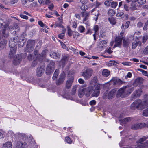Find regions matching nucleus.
Masks as SVG:
<instances>
[{
    "mask_svg": "<svg viewBox=\"0 0 148 148\" xmlns=\"http://www.w3.org/2000/svg\"><path fill=\"white\" fill-rule=\"evenodd\" d=\"M138 70L142 72L143 75L147 76L148 75V73L147 71L139 69H138Z\"/></svg>",
    "mask_w": 148,
    "mask_h": 148,
    "instance_id": "ea45409f",
    "label": "nucleus"
},
{
    "mask_svg": "<svg viewBox=\"0 0 148 148\" xmlns=\"http://www.w3.org/2000/svg\"><path fill=\"white\" fill-rule=\"evenodd\" d=\"M104 4L106 6L108 7H109L110 6V2L108 0H106V1L105 2Z\"/></svg>",
    "mask_w": 148,
    "mask_h": 148,
    "instance_id": "6e6d98bb",
    "label": "nucleus"
},
{
    "mask_svg": "<svg viewBox=\"0 0 148 148\" xmlns=\"http://www.w3.org/2000/svg\"><path fill=\"white\" fill-rule=\"evenodd\" d=\"M73 31L71 30L70 28H68V33L69 36H71L72 35Z\"/></svg>",
    "mask_w": 148,
    "mask_h": 148,
    "instance_id": "09e8293b",
    "label": "nucleus"
},
{
    "mask_svg": "<svg viewBox=\"0 0 148 148\" xmlns=\"http://www.w3.org/2000/svg\"><path fill=\"white\" fill-rule=\"evenodd\" d=\"M59 71L58 69H56L55 71L53 77V80H56L57 77L59 73Z\"/></svg>",
    "mask_w": 148,
    "mask_h": 148,
    "instance_id": "cd10ccee",
    "label": "nucleus"
},
{
    "mask_svg": "<svg viewBox=\"0 0 148 148\" xmlns=\"http://www.w3.org/2000/svg\"><path fill=\"white\" fill-rule=\"evenodd\" d=\"M65 36L64 33H62L58 35V38L60 39H63Z\"/></svg>",
    "mask_w": 148,
    "mask_h": 148,
    "instance_id": "de8ad7c7",
    "label": "nucleus"
},
{
    "mask_svg": "<svg viewBox=\"0 0 148 148\" xmlns=\"http://www.w3.org/2000/svg\"><path fill=\"white\" fill-rule=\"evenodd\" d=\"M137 26L139 28L142 27L143 26V23L141 22H139L137 24Z\"/></svg>",
    "mask_w": 148,
    "mask_h": 148,
    "instance_id": "680f3d73",
    "label": "nucleus"
},
{
    "mask_svg": "<svg viewBox=\"0 0 148 148\" xmlns=\"http://www.w3.org/2000/svg\"><path fill=\"white\" fill-rule=\"evenodd\" d=\"M54 27L56 28L57 27H60L63 28L64 27L61 25L60 23H56L55 24Z\"/></svg>",
    "mask_w": 148,
    "mask_h": 148,
    "instance_id": "49530a36",
    "label": "nucleus"
},
{
    "mask_svg": "<svg viewBox=\"0 0 148 148\" xmlns=\"http://www.w3.org/2000/svg\"><path fill=\"white\" fill-rule=\"evenodd\" d=\"M22 57L21 56L19 55H17L14 58L13 61V63L14 65H18L20 63Z\"/></svg>",
    "mask_w": 148,
    "mask_h": 148,
    "instance_id": "2eb2a0df",
    "label": "nucleus"
},
{
    "mask_svg": "<svg viewBox=\"0 0 148 148\" xmlns=\"http://www.w3.org/2000/svg\"><path fill=\"white\" fill-rule=\"evenodd\" d=\"M78 30L80 33H82L85 31V28L83 26L80 25L79 27Z\"/></svg>",
    "mask_w": 148,
    "mask_h": 148,
    "instance_id": "e433bc0d",
    "label": "nucleus"
},
{
    "mask_svg": "<svg viewBox=\"0 0 148 148\" xmlns=\"http://www.w3.org/2000/svg\"><path fill=\"white\" fill-rule=\"evenodd\" d=\"M36 59L34 60L31 65L32 66L34 67L36 66L38 64V58L37 59V57H36Z\"/></svg>",
    "mask_w": 148,
    "mask_h": 148,
    "instance_id": "58836bf2",
    "label": "nucleus"
},
{
    "mask_svg": "<svg viewBox=\"0 0 148 148\" xmlns=\"http://www.w3.org/2000/svg\"><path fill=\"white\" fill-rule=\"evenodd\" d=\"M17 136L19 141L16 145V148H27L28 147L27 142L31 143L32 138L31 135H27L23 133H18Z\"/></svg>",
    "mask_w": 148,
    "mask_h": 148,
    "instance_id": "f257e3e1",
    "label": "nucleus"
},
{
    "mask_svg": "<svg viewBox=\"0 0 148 148\" xmlns=\"http://www.w3.org/2000/svg\"><path fill=\"white\" fill-rule=\"evenodd\" d=\"M140 32H137L134 33L133 36V40L137 41L141 38V37L139 36H137V34L140 35Z\"/></svg>",
    "mask_w": 148,
    "mask_h": 148,
    "instance_id": "412c9836",
    "label": "nucleus"
},
{
    "mask_svg": "<svg viewBox=\"0 0 148 148\" xmlns=\"http://www.w3.org/2000/svg\"><path fill=\"white\" fill-rule=\"evenodd\" d=\"M108 20L110 21V23L114 25H115L116 23L115 19L113 17L109 18Z\"/></svg>",
    "mask_w": 148,
    "mask_h": 148,
    "instance_id": "f704fd0d",
    "label": "nucleus"
},
{
    "mask_svg": "<svg viewBox=\"0 0 148 148\" xmlns=\"http://www.w3.org/2000/svg\"><path fill=\"white\" fill-rule=\"evenodd\" d=\"M142 92V91L141 89H138L134 93V96L136 97H139L140 96Z\"/></svg>",
    "mask_w": 148,
    "mask_h": 148,
    "instance_id": "a878e982",
    "label": "nucleus"
},
{
    "mask_svg": "<svg viewBox=\"0 0 148 148\" xmlns=\"http://www.w3.org/2000/svg\"><path fill=\"white\" fill-rule=\"evenodd\" d=\"M138 45V43L137 42H134L132 43V48L133 49H134L136 48Z\"/></svg>",
    "mask_w": 148,
    "mask_h": 148,
    "instance_id": "a18cd8bd",
    "label": "nucleus"
},
{
    "mask_svg": "<svg viewBox=\"0 0 148 148\" xmlns=\"http://www.w3.org/2000/svg\"><path fill=\"white\" fill-rule=\"evenodd\" d=\"M146 0H138V3L140 4H143L145 3Z\"/></svg>",
    "mask_w": 148,
    "mask_h": 148,
    "instance_id": "603ef678",
    "label": "nucleus"
},
{
    "mask_svg": "<svg viewBox=\"0 0 148 148\" xmlns=\"http://www.w3.org/2000/svg\"><path fill=\"white\" fill-rule=\"evenodd\" d=\"M74 77H71V78H69L66 83V86L68 88H70L72 85V83L73 82Z\"/></svg>",
    "mask_w": 148,
    "mask_h": 148,
    "instance_id": "6ab92c4d",
    "label": "nucleus"
},
{
    "mask_svg": "<svg viewBox=\"0 0 148 148\" xmlns=\"http://www.w3.org/2000/svg\"><path fill=\"white\" fill-rule=\"evenodd\" d=\"M68 60V58L67 56H64L61 61L60 62V64L63 67H64L66 63Z\"/></svg>",
    "mask_w": 148,
    "mask_h": 148,
    "instance_id": "a211bd4d",
    "label": "nucleus"
},
{
    "mask_svg": "<svg viewBox=\"0 0 148 148\" xmlns=\"http://www.w3.org/2000/svg\"><path fill=\"white\" fill-rule=\"evenodd\" d=\"M130 40L127 38H124L123 40V45L125 47H127L129 45L130 42Z\"/></svg>",
    "mask_w": 148,
    "mask_h": 148,
    "instance_id": "5701e85b",
    "label": "nucleus"
},
{
    "mask_svg": "<svg viewBox=\"0 0 148 148\" xmlns=\"http://www.w3.org/2000/svg\"><path fill=\"white\" fill-rule=\"evenodd\" d=\"M143 53L145 54H148V45L144 49Z\"/></svg>",
    "mask_w": 148,
    "mask_h": 148,
    "instance_id": "8fccbe9b",
    "label": "nucleus"
},
{
    "mask_svg": "<svg viewBox=\"0 0 148 148\" xmlns=\"http://www.w3.org/2000/svg\"><path fill=\"white\" fill-rule=\"evenodd\" d=\"M45 71V67L40 66L37 68L36 72V75L38 77L41 76L44 73Z\"/></svg>",
    "mask_w": 148,
    "mask_h": 148,
    "instance_id": "f8f14e48",
    "label": "nucleus"
},
{
    "mask_svg": "<svg viewBox=\"0 0 148 148\" xmlns=\"http://www.w3.org/2000/svg\"><path fill=\"white\" fill-rule=\"evenodd\" d=\"M54 64L55 63L53 61H50L47 66L46 70V73L47 75H49L53 72L55 67Z\"/></svg>",
    "mask_w": 148,
    "mask_h": 148,
    "instance_id": "9d476101",
    "label": "nucleus"
},
{
    "mask_svg": "<svg viewBox=\"0 0 148 148\" xmlns=\"http://www.w3.org/2000/svg\"><path fill=\"white\" fill-rule=\"evenodd\" d=\"M111 47H109L108 49L106 50L105 51V53H107L109 54H111L112 52V51H111Z\"/></svg>",
    "mask_w": 148,
    "mask_h": 148,
    "instance_id": "3c124183",
    "label": "nucleus"
},
{
    "mask_svg": "<svg viewBox=\"0 0 148 148\" xmlns=\"http://www.w3.org/2000/svg\"><path fill=\"white\" fill-rule=\"evenodd\" d=\"M142 123H138L133 124L131 126V129L133 130H137L143 128L144 125Z\"/></svg>",
    "mask_w": 148,
    "mask_h": 148,
    "instance_id": "4468645a",
    "label": "nucleus"
},
{
    "mask_svg": "<svg viewBox=\"0 0 148 148\" xmlns=\"http://www.w3.org/2000/svg\"><path fill=\"white\" fill-rule=\"evenodd\" d=\"M21 40V41L20 42H21V43L23 44L21 46L23 47V46L24 44H25L26 41L24 40V38H23L22 39H21L20 40Z\"/></svg>",
    "mask_w": 148,
    "mask_h": 148,
    "instance_id": "052dcab7",
    "label": "nucleus"
},
{
    "mask_svg": "<svg viewBox=\"0 0 148 148\" xmlns=\"http://www.w3.org/2000/svg\"><path fill=\"white\" fill-rule=\"evenodd\" d=\"M116 91V89L114 88L112 89L109 92L106 91L103 95V98L104 99L107 98L109 99H112L115 96Z\"/></svg>",
    "mask_w": 148,
    "mask_h": 148,
    "instance_id": "423d86ee",
    "label": "nucleus"
},
{
    "mask_svg": "<svg viewBox=\"0 0 148 148\" xmlns=\"http://www.w3.org/2000/svg\"><path fill=\"white\" fill-rule=\"evenodd\" d=\"M132 76V74L130 72H129L128 73L127 75L125 76V78H130Z\"/></svg>",
    "mask_w": 148,
    "mask_h": 148,
    "instance_id": "13d9d810",
    "label": "nucleus"
},
{
    "mask_svg": "<svg viewBox=\"0 0 148 148\" xmlns=\"http://www.w3.org/2000/svg\"><path fill=\"white\" fill-rule=\"evenodd\" d=\"M143 79L141 77H138L135 80V82L138 84H140L143 82Z\"/></svg>",
    "mask_w": 148,
    "mask_h": 148,
    "instance_id": "7c9ffc66",
    "label": "nucleus"
},
{
    "mask_svg": "<svg viewBox=\"0 0 148 148\" xmlns=\"http://www.w3.org/2000/svg\"><path fill=\"white\" fill-rule=\"evenodd\" d=\"M115 14V11L113 9H110L108 12V15L110 16H113Z\"/></svg>",
    "mask_w": 148,
    "mask_h": 148,
    "instance_id": "c85d7f7f",
    "label": "nucleus"
},
{
    "mask_svg": "<svg viewBox=\"0 0 148 148\" xmlns=\"http://www.w3.org/2000/svg\"><path fill=\"white\" fill-rule=\"evenodd\" d=\"M65 74L63 72L61 73L60 78L56 82V84L58 85H60L63 83L65 79Z\"/></svg>",
    "mask_w": 148,
    "mask_h": 148,
    "instance_id": "dca6fc26",
    "label": "nucleus"
},
{
    "mask_svg": "<svg viewBox=\"0 0 148 148\" xmlns=\"http://www.w3.org/2000/svg\"><path fill=\"white\" fill-rule=\"evenodd\" d=\"M93 73V70L92 69H88L83 72L82 76L85 79H88L92 76Z\"/></svg>",
    "mask_w": 148,
    "mask_h": 148,
    "instance_id": "9b49d317",
    "label": "nucleus"
},
{
    "mask_svg": "<svg viewBox=\"0 0 148 148\" xmlns=\"http://www.w3.org/2000/svg\"><path fill=\"white\" fill-rule=\"evenodd\" d=\"M50 56L53 58H56L59 56V54L55 51H53L50 53Z\"/></svg>",
    "mask_w": 148,
    "mask_h": 148,
    "instance_id": "b1692460",
    "label": "nucleus"
},
{
    "mask_svg": "<svg viewBox=\"0 0 148 148\" xmlns=\"http://www.w3.org/2000/svg\"><path fill=\"white\" fill-rule=\"evenodd\" d=\"M134 90L133 87L130 88L128 85L120 88L116 94L117 97L123 98L127 96Z\"/></svg>",
    "mask_w": 148,
    "mask_h": 148,
    "instance_id": "7ed1b4c3",
    "label": "nucleus"
},
{
    "mask_svg": "<svg viewBox=\"0 0 148 148\" xmlns=\"http://www.w3.org/2000/svg\"><path fill=\"white\" fill-rule=\"evenodd\" d=\"M35 44V41L34 40H29L27 42L26 50L28 52H32L34 49Z\"/></svg>",
    "mask_w": 148,
    "mask_h": 148,
    "instance_id": "6e6552de",
    "label": "nucleus"
},
{
    "mask_svg": "<svg viewBox=\"0 0 148 148\" xmlns=\"http://www.w3.org/2000/svg\"><path fill=\"white\" fill-rule=\"evenodd\" d=\"M122 37H117L115 40V44L113 47L115 48L116 47H120L121 45L122 41Z\"/></svg>",
    "mask_w": 148,
    "mask_h": 148,
    "instance_id": "ddd939ff",
    "label": "nucleus"
},
{
    "mask_svg": "<svg viewBox=\"0 0 148 148\" xmlns=\"http://www.w3.org/2000/svg\"><path fill=\"white\" fill-rule=\"evenodd\" d=\"M100 86L99 84H95L93 86H90L88 89V92L85 95L87 97H88L90 94L92 97H97L100 93Z\"/></svg>",
    "mask_w": 148,
    "mask_h": 148,
    "instance_id": "20e7f679",
    "label": "nucleus"
},
{
    "mask_svg": "<svg viewBox=\"0 0 148 148\" xmlns=\"http://www.w3.org/2000/svg\"><path fill=\"white\" fill-rule=\"evenodd\" d=\"M116 16L120 18H122L124 16V14L123 12L120 11L117 13Z\"/></svg>",
    "mask_w": 148,
    "mask_h": 148,
    "instance_id": "72a5a7b5",
    "label": "nucleus"
},
{
    "mask_svg": "<svg viewBox=\"0 0 148 148\" xmlns=\"http://www.w3.org/2000/svg\"><path fill=\"white\" fill-rule=\"evenodd\" d=\"M65 140L69 144H71L72 142L70 138L68 136L65 138Z\"/></svg>",
    "mask_w": 148,
    "mask_h": 148,
    "instance_id": "c03bdc74",
    "label": "nucleus"
},
{
    "mask_svg": "<svg viewBox=\"0 0 148 148\" xmlns=\"http://www.w3.org/2000/svg\"><path fill=\"white\" fill-rule=\"evenodd\" d=\"M3 35L5 38H7L9 36V30L4 29L2 31Z\"/></svg>",
    "mask_w": 148,
    "mask_h": 148,
    "instance_id": "c756f323",
    "label": "nucleus"
},
{
    "mask_svg": "<svg viewBox=\"0 0 148 148\" xmlns=\"http://www.w3.org/2000/svg\"><path fill=\"white\" fill-rule=\"evenodd\" d=\"M144 98L145 99L143 102L140 99L135 101L130 105V109L132 110L137 109L140 110H142L145 107H148V95H145Z\"/></svg>",
    "mask_w": 148,
    "mask_h": 148,
    "instance_id": "f03ea898",
    "label": "nucleus"
},
{
    "mask_svg": "<svg viewBox=\"0 0 148 148\" xmlns=\"http://www.w3.org/2000/svg\"><path fill=\"white\" fill-rule=\"evenodd\" d=\"M131 118L130 117H128L125 118L123 119H119V121L121 123L123 124H126L127 123L130 122L131 120Z\"/></svg>",
    "mask_w": 148,
    "mask_h": 148,
    "instance_id": "4be33fe9",
    "label": "nucleus"
},
{
    "mask_svg": "<svg viewBox=\"0 0 148 148\" xmlns=\"http://www.w3.org/2000/svg\"><path fill=\"white\" fill-rule=\"evenodd\" d=\"M130 5L131 6L130 8L131 10L134 11L136 10L137 9V4H135L133 3H131Z\"/></svg>",
    "mask_w": 148,
    "mask_h": 148,
    "instance_id": "2f4dec72",
    "label": "nucleus"
},
{
    "mask_svg": "<svg viewBox=\"0 0 148 148\" xmlns=\"http://www.w3.org/2000/svg\"><path fill=\"white\" fill-rule=\"evenodd\" d=\"M124 8L125 10L127 11H129V8L128 6L126 4H125L124 5Z\"/></svg>",
    "mask_w": 148,
    "mask_h": 148,
    "instance_id": "69168bd1",
    "label": "nucleus"
},
{
    "mask_svg": "<svg viewBox=\"0 0 148 148\" xmlns=\"http://www.w3.org/2000/svg\"><path fill=\"white\" fill-rule=\"evenodd\" d=\"M110 72L108 70L104 69L102 72V75L104 77H107L110 75Z\"/></svg>",
    "mask_w": 148,
    "mask_h": 148,
    "instance_id": "393cba45",
    "label": "nucleus"
},
{
    "mask_svg": "<svg viewBox=\"0 0 148 148\" xmlns=\"http://www.w3.org/2000/svg\"><path fill=\"white\" fill-rule=\"evenodd\" d=\"M5 132H3L2 133L0 132V138H3L5 136Z\"/></svg>",
    "mask_w": 148,
    "mask_h": 148,
    "instance_id": "0e129e2a",
    "label": "nucleus"
},
{
    "mask_svg": "<svg viewBox=\"0 0 148 148\" xmlns=\"http://www.w3.org/2000/svg\"><path fill=\"white\" fill-rule=\"evenodd\" d=\"M82 16L84 18L83 19V22L88 19L90 13L87 12H81Z\"/></svg>",
    "mask_w": 148,
    "mask_h": 148,
    "instance_id": "f3484780",
    "label": "nucleus"
},
{
    "mask_svg": "<svg viewBox=\"0 0 148 148\" xmlns=\"http://www.w3.org/2000/svg\"><path fill=\"white\" fill-rule=\"evenodd\" d=\"M123 83V82L120 79L116 77H114L108 82V84L112 86H118Z\"/></svg>",
    "mask_w": 148,
    "mask_h": 148,
    "instance_id": "0eeeda50",
    "label": "nucleus"
},
{
    "mask_svg": "<svg viewBox=\"0 0 148 148\" xmlns=\"http://www.w3.org/2000/svg\"><path fill=\"white\" fill-rule=\"evenodd\" d=\"M12 143L11 142L8 141L3 144L2 148H12Z\"/></svg>",
    "mask_w": 148,
    "mask_h": 148,
    "instance_id": "aec40b11",
    "label": "nucleus"
},
{
    "mask_svg": "<svg viewBox=\"0 0 148 148\" xmlns=\"http://www.w3.org/2000/svg\"><path fill=\"white\" fill-rule=\"evenodd\" d=\"M77 88V85H75L73 86L72 91V94L73 95H74L76 92V90Z\"/></svg>",
    "mask_w": 148,
    "mask_h": 148,
    "instance_id": "37998d69",
    "label": "nucleus"
},
{
    "mask_svg": "<svg viewBox=\"0 0 148 148\" xmlns=\"http://www.w3.org/2000/svg\"><path fill=\"white\" fill-rule=\"evenodd\" d=\"M33 58V56L31 54H29L27 56V58L29 60H32Z\"/></svg>",
    "mask_w": 148,
    "mask_h": 148,
    "instance_id": "864d4df0",
    "label": "nucleus"
},
{
    "mask_svg": "<svg viewBox=\"0 0 148 148\" xmlns=\"http://www.w3.org/2000/svg\"><path fill=\"white\" fill-rule=\"evenodd\" d=\"M86 90L84 89H80L78 91V96L81 98L83 97L85 92Z\"/></svg>",
    "mask_w": 148,
    "mask_h": 148,
    "instance_id": "bb28decb",
    "label": "nucleus"
},
{
    "mask_svg": "<svg viewBox=\"0 0 148 148\" xmlns=\"http://www.w3.org/2000/svg\"><path fill=\"white\" fill-rule=\"evenodd\" d=\"M144 124L143 125V128L144 127H148V122H146L145 123H143Z\"/></svg>",
    "mask_w": 148,
    "mask_h": 148,
    "instance_id": "338daca9",
    "label": "nucleus"
},
{
    "mask_svg": "<svg viewBox=\"0 0 148 148\" xmlns=\"http://www.w3.org/2000/svg\"><path fill=\"white\" fill-rule=\"evenodd\" d=\"M96 103V102L95 100H92L90 101L89 104L91 105H95Z\"/></svg>",
    "mask_w": 148,
    "mask_h": 148,
    "instance_id": "bf43d9fd",
    "label": "nucleus"
},
{
    "mask_svg": "<svg viewBox=\"0 0 148 148\" xmlns=\"http://www.w3.org/2000/svg\"><path fill=\"white\" fill-rule=\"evenodd\" d=\"M1 39V36L0 35V40ZM7 43V41L5 39H4L1 41L0 42V47L2 45H5Z\"/></svg>",
    "mask_w": 148,
    "mask_h": 148,
    "instance_id": "c9c22d12",
    "label": "nucleus"
},
{
    "mask_svg": "<svg viewBox=\"0 0 148 148\" xmlns=\"http://www.w3.org/2000/svg\"><path fill=\"white\" fill-rule=\"evenodd\" d=\"M38 23L39 25L41 27H44V24H43V22L42 21H39L38 22Z\"/></svg>",
    "mask_w": 148,
    "mask_h": 148,
    "instance_id": "774afa93",
    "label": "nucleus"
},
{
    "mask_svg": "<svg viewBox=\"0 0 148 148\" xmlns=\"http://www.w3.org/2000/svg\"><path fill=\"white\" fill-rule=\"evenodd\" d=\"M20 16L21 18L25 19H27L28 18V17L27 16L23 14H21Z\"/></svg>",
    "mask_w": 148,
    "mask_h": 148,
    "instance_id": "5fc2aeb1",
    "label": "nucleus"
},
{
    "mask_svg": "<svg viewBox=\"0 0 148 148\" xmlns=\"http://www.w3.org/2000/svg\"><path fill=\"white\" fill-rule=\"evenodd\" d=\"M37 47L38 46H37L34 51V54L35 56L37 55V59L38 58L39 62H41L43 60V59L45 57L47 50L46 49L42 51L41 54L38 55V51L36 50Z\"/></svg>",
    "mask_w": 148,
    "mask_h": 148,
    "instance_id": "1a4fd4ad",
    "label": "nucleus"
},
{
    "mask_svg": "<svg viewBox=\"0 0 148 148\" xmlns=\"http://www.w3.org/2000/svg\"><path fill=\"white\" fill-rule=\"evenodd\" d=\"M147 39H148V35H145L143 37L142 42L144 43H145Z\"/></svg>",
    "mask_w": 148,
    "mask_h": 148,
    "instance_id": "a19ab883",
    "label": "nucleus"
},
{
    "mask_svg": "<svg viewBox=\"0 0 148 148\" xmlns=\"http://www.w3.org/2000/svg\"><path fill=\"white\" fill-rule=\"evenodd\" d=\"M17 38H18L17 37ZM18 38H11L9 41V46L10 48L9 55V57L10 58L13 57L15 54L17 47L16 46L18 42Z\"/></svg>",
    "mask_w": 148,
    "mask_h": 148,
    "instance_id": "39448f33",
    "label": "nucleus"
},
{
    "mask_svg": "<svg viewBox=\"0 0 148 148\" xmlns=\"http://www.w3.org/2000/svg\"><path fill=\"white\" fill-rule=\"evenodd\" d=\"M72 23V27L74 28H76L77 26V22L74 21Z\"/></svg>",
    "mask_w": 148,
    "mask_h": 148,
    "instance_id": "4d7b16f0",
    "label": "nucleus"
},
{
    "mask_svg": "<svg viewBox=\"0 0 148 148\" xmlns=\"http://www.w3.org/2000/svg\"><path fill=\"white\" fill-rule=\"evenodd\" d=\"M118 5V3L117 2L112 1L111 3V7L113 8H115Z\"/></svg>",
    "mask_w": 148,
    "mask_h": 148,
    "instance_id": "4c0bfd02",
    "label": "nucleus"
},
{
    "mask_svg": "<svg viewBox=\"0 0 148 148\" xmlns=\"http://www.w3.org/2000/svg\"><path fill=\"white\" fill-rule=\"evenodd\" d=\"M143 115L145 116H148V108L143 111Z\"/></svg>",
    "mask_w": 148,
    "mask_h": 148,
    "instance_id": "79ce46f5",
    "label": "nucleus"
},
{
    "mask_svg": "<svg viewBox=\"0 0 148 148\" xmlns=\"http://www.w3.org/2000/svg\"><path fill=\"white\" fill-rule=\"evenodd\" d=\"M18 1V0H10V2L11 4H14L17 3Z\"/></svg>",
    "mask_w": 148,
    "mask_h": 148,
    "instance_id": "e2e57ef3",
    "label": "nucleus"
},
{
    "mask_svg": "<svg viewBox=\"0 0 148 148\" xmlns=\"http://www.w3.org/2000/svg\"><path fill=\"white\" fill-rule=\"evenodd\" d=\"M99 29V27L97 25H96L95 26H94V28H93V30L95 31V33L93 35V36L94 37V39H95V35L96 34H97V32L98 30Z\"/></svg>",
    "mask_w": 148,
    "mask_h": 148,
    "instance_id": "473e14b6",
    "label": "nucleus"
}]
</instances>
